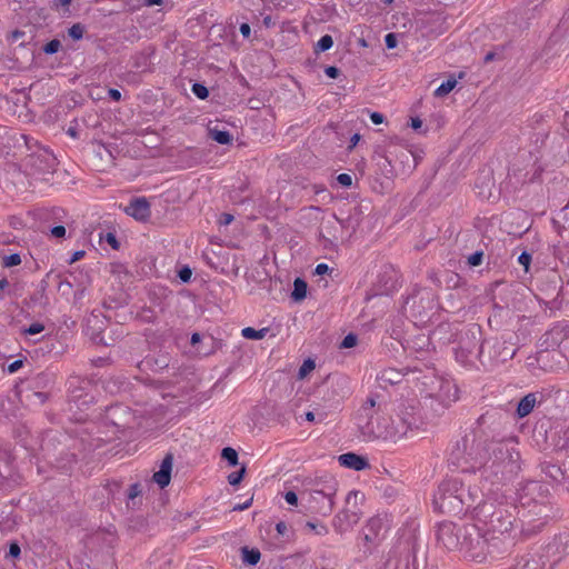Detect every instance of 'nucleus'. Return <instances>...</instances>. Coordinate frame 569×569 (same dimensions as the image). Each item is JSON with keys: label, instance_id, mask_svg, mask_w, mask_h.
I'll return each mask as SVG.
<instances>
[{"label": "nucleus", "instance_id": "nucleus-1", "mask_svg": "<svg viewBox=\"0 0 569 569\" xmlns=\"http://www.w3.org/2000/svg\"><path fill=\"white\" fill-rule=\"evenodd\" d=\"M423 425L420 409L415 403L400 402L376 418V421L359 423V430L367 440L385 439L397 441Z\"/></svg>", "mask_w": 569, "mask_h": 569}, {"label": "nucleus", "instance_id": "nucleus-2", "mask_svg": "<svg viewBox=\"0 0 569 569\" xmlns=\"http://www.w3.org/2000/svg\"><path fill=\"white\" fill-rule=\"evenodd\" d=\"M491 416L482 415L478 419L479 429L471 431L459 439L451 449V463L462 472L487 471L491 459L489 456V436L483 427L491 420Z\"/></svg>", "mask_w": 569, "mask_h": 569}, {"label": "nucleus", "instance_id": "nucleus-3", "mask_svg": "<svg viewBox=\"0 0 569 569\" xmlns=\"http://www.w3.org/2000/svg\"><path fill=\"white\" fill-rule=\"evenodd\" d=\"M476 519L483 532L491 559L510 550L512 547L510 530L515 518L507 507L496 506L493 502H485L479 508Z\"/></svg>", "mask_w": 569, "mask_h": 569}, {"label": "nucleus", "instance_id": "nucleus-4", "mask_svg": "<svg viewBox=\"0 0 569 569\" xmlns=\"http://www.w3.org/2000/svg\"><path fill=\"white\" fill-rule=\"evenodd\" d=\"M452 329L451 325L442 323L436 328L432 336L445 343H456L457 346L453 348L455 357L462 365H466L476 352L480 357L482 352L480 327L470 325L460 330L455 328V332Z\"/></svg>", "mask_w": 569, "mask_h": 569}, {"label": "nucleus", "instance_id": "nucleus-5", "mask_svg": "<svg viewBox=\"0 0 569 569\" xmlns=\"http://www.w3.org/2000/svg\"><path fill=\"white\" fill-rule=\"evenodd\" d=\"M337 490L338 482L333 478H329L317 482L315 488L302 492L301 500L309 512L327 517L333 510V499Z\"/></svg>", "mask_w": 569, "mask_h": 569}, {"label": "nucleus", "instance_id": "nucleus-6", "mask_svg": "<svg viewBox=\"0 0 569 569\" xmlns=\"http://www.w3.org/2000/svg\"><path fill=\"white\" fill-rule=\"evenodd\" d=\"M459 548L473 561L483 562L490 558L488 545L478 523H461L459 527Z\"/></svg>", "mask_w": 569, "mask_h": 569}, {"label": "nucleus", "instance_id": "nucleus-7", "mask_svg": "<svg viewBox=\"0 0 569 569\" xmlns=\"http://www.w3.org/2000/svg\"><path fill=\"white\" fill-rule=\"evenodd\" d=\"M489 456L491 457L487 470L497 473L498 468L502 466L508 471H513L519 460V452L515 446V439H491L489 440Z\"/></svg>", "mask_w": 569, "mask_h": 569}, {"label": "nucleus", "instance_id": "nucleus-8", "mask_svg": "<svg viewBox=\"0 0 569 569\" xmlns=\"http://www.w3.org/2000/svg\"><path fill=\"white\" fill-rule=\"evenodd\" d=\"M459 479H448L440 483L435 495L433 502L442 511L453 515L461 513V505L458 499Z\"/></svg>", "mask_w": 569, "mask_h": 569}, {"label": "nucleus", "instance_id": "nucleus-9", "mask_svg": "<svg viewBox=\"0 0 569 569\" xmlns=\"http://www.w3.org/2000/svg\"><path fill=\"white\" fill-rule=\"evenodd\" d=\"M433 308V295L425 289L413 292L403 303L405 312L419 320L427 318Z\"/></svg>", "mask_w": 569, "mask_h": 569}, {"label": "nucleus", "instance_id": "nucleus-10", "mask_svg": "<svg viewBox=\"0 0 569 569\" xmlns=\"http://www.w3.org/2000/svg\"><path fill=\"white\" fill-rule=\"evenodd\" d=\"M458 499L461 505V513L472 511L473 517H478V510L486 502L483 500L482 490L476 485L466 486L460 480V488L458 489Z\"/></svg>", "mask_w": 569, "mask_h": 569}, {"label": "nucleus", "instance_id": "nucleus-11", "mask_svg": "<svg viewBox=\"0 0 569 569\" xmlns=\"http://www.w3.org/2000/svg\"><path fill=\"white\" fill-rule=\"evenodd\" d=\"M56 164V157L46 148H39L36 152L26 157V166L30 168L33 173L53 172Z\"/></svg>", "mask_w": 569, "mask_h": 569}, {"label": "nucleus", "instance_id": "nucleus-12", "mask_svg": "<svg viewBox=\"0 0 569 569\" xmlns=\"http://www.w3.org/2000/svg\"><path fill=\"white\" fill-rule=\"evenodd\" d=\"M69 400L74 402L78 408L88 406L92 402L93 396L90 395V381L80 377H70L67 381Z\"/></svg>", "mask_w": 569, "mask_h": 569}, {"label": "nucleus", "instance_id": "nucleus-13", "mask_svg": "<svg viewBox=\"0 0 569 569\" xmlns=\"http://www.w3.org/2000/svg\"><path fill=\"white\" fill-rule=\"evenodd\" d=\"M459 527L460 525L443 521L436 528V540L439 546L447 550H457L459 548Z\"/></svg>", "mask_w": 569, "mask_h": 569}, {"label": "nucleus", "instance_id": "nucleus-14", "mask_svg": "<svg viewBox=\"0 0 569 569\" xmlns=\"http://www.w3.org/2000/svg\"><path fill=\"white\" fill-rule=\"evenodd\" d=\"M418 24L426 31L427 36L437 37L442 34L446 27V18L441 13L427 12L418 19Z\"/></svg>", "mask_w": 569, "mask_h": 569}, {"label": "nucleus", "instance_id": "nucleus-15", "mask_svg": "<svg viewBox=\"0 0 569 569\" xmlns=\"http://www.w3.org/2000/svg\"><path fill=\"white\" fill-rule=\"evenodd\" d=\"M126 212L137 220L146 221L150 217V204L146 198H137L126 208Z\"/></svg>", "mask_w": 569, "mask_h": 569}, {"label": "nucleus", "instance_id": "nucleus-16", "mask_svg": "<svg viewBox=\"0 0 569 569\" xmlns=\"http://www.w3.org/2000/svg\"><path fill=\"white\" fill-rule=\"evenodd\" d=\"M359 521L357 512L342 510L333 518V527L337 532L342 533L352 528Z\"/></svg>", "mask_w": 569, "mask_h": 569}, {"label": "nucleus", "instance_id": "nucleus-17", "mask_svg": "<svg viewBox=\"0 0 569 569\" xmlns=\"http://www.w3.org/2000/svg\"><path fill=\"white\" fill-rule=\"evenodd\" d=\"M173 456L167 453L160 465V469L153 475V480L160 488H164L170 483Z\"/></svg>", "mask_w": 569, "mask_h": 569}, {"label": "nucleus", "instance_id": "nucleus-18", "mask_svg": "<svg viewBox=\"0 0 569 569\" xmlns=\"http://www.w3.org/2000/svg\"><path fill=\"white\" fill-rule=\"evenodd\" d=\"M338 461L342 467L360 471L369 467V463L366 458L353 453V452H347L343 455H340L338 457Z\"/></svg>", "mask_w": 569, "mask_h": 569}, {"label": "nucleus", "instance_id": "nucleus-19", "mask_svg": "<svg viewBox=\"0 0 569 569\" xmlns=\"http://www.w3.org/2000/svg\"><path fill=\"white\" fill-rule=\"evenodd\" d=\"M565 337L566 335L563 329L559 326H556L543 335L541 346H545L546 349H555L560 346Z\"/></svg>", "mask_w": 569, "mask_h": 569}, {"label": "nucleus", "instance_id": "nucleus-20", "mask_svg": "<svg viewBox=\"0 0 569 569\" xmlns=\"http://www.w3.org/2000/svg\"><path fill=\"white\" fill-rule=\"evenodd\" d=\"M537 403V397L535 393L526 395L518 403L517 415L519 418L527 417L535 408Z\"/></svg>", "mask_w": 569, "mask_h": 569}, {"label": "nucleus", "instance_id": "nucleus-21", "mask_svg": "<svg viewBox=\"0 0 569 569\" xmlns=\"http://www.w3.org/2000/svg\"><path fill=\"white\" fill-rule=\"evenodd\" d=\"M403 375L401 371L392 368L383 369L378 375V380L385 385H397L401 382Z\"/></svg>", "mask_w": 569, "mask_h": 569}, {"label": "nucleus", "instance_id": "nucleus-22", "mask_svg": "<svg viewBox=\"0 0 569 569\" xmlns=\"http://www.w3.org/2000/svg\"><path fill=\"white\" fill-rule=\"evenodd\" d=\"M376 406V399L373 397H369L366 402L361 406L359 410L358 416V422L357 426L359 427V423L365 425L367 421H376V419L371 416V410Z\"/></svg>", "mask_w": 569, "mask_h": 569}, {"label": "nucleus", "instance_id": "nucleus-23", "mask_svg": "<svg viewBox=\"0 0 569 569\" xmlns=\"http://www.w3.org/2000/svg\"><path fill=\"white\" fill-rule=\"evenodd\" d=\"M436 397L441 401H456L458 399V389L451 382H442L441 390Z\"/></svg>", "mask_w": 569, "mask_h": 569}, {"label": "nucleus", "instance_id": "nucleus-24", "mask_svg": "<svg viewBox=\"0 0 569 569\" xmlns=\"http://www.w3.org/2000/svg\"><path fill=\"white\" fill-rule=\"evenodd\" d=\"M240 552L242 562L248 566H256L261 558V553L257 548H249L244 546L240 548Z\"/></svg>", "mask_w": 569, "mask_h": 569}, {"label": "nucleus", "instance_id": "nucleus-25", "mask_svg": "<svg viewBox=\"0 0 569 569\" xmlns=\"http://www.w3.org/2000/svg\"><path fill=\"white\" fill-rule=\"evenodd\" d=\"M511 569H541L540 559L536 557H522Z\"/></svg>", "mask_w": 569, "mask_h": 569}, {"label": "nucleus", "instance_id": "nucleus-26", "mask_svg": "<svg viewBox=\"0 0 569 569\" xmlns=\"http://www.w3.org/2000/svg\"><path fill=\"white\" fill-rule=\"evenodd\" d=\"M307 296V283L301 278H297L293 282V290L291 292V298L295 301H301Z\"/></svg>", "mask_w": 569, "mask_h": 569}, {"label": "nucleus", "instance_id": "nucleus-27", "mask_svg": "<svg viewBox=\"0 0 569 569\" xmlns=\"http://www.w3.org/2000/svg\"><path fill=\"white\" fill-rule=\"evenodd\" d=\"M209 136L212 140L220 144H229L232 141V136L229 133V131L219 130L217 128L210 129Z\"/></svg>", "mask_w": 569, "mask_h": 569}, {"label": "nucleus", "instance_id": "nucleus-28", "mask_svg": "<svg viewBox=\"0 0 569 569\" xmlns=\"http://www.w3.org/2000/svg\"><path fill=\"white\" fill-rule=\"evenodd\" d=\"M268 331H269L268 328H262L260 330H256L254 328L247 327V328L242 329L241 335L246 339L260 340L267 336Z\"/></svg>", "mask_w": 569, "mask_h": 569}, {"label": "nucleus", "instance_id": "nucleus-29", "mask_svg": "<svg viewBox=\"0 0 569 569\" xmlns=\"http://www.w3.org/2000/svg\"><path fill=\"white\" fill-rule=\"evenodd\" d=\"M457 86V80L453 78L443 81L435 91L436 97H445L449 92H451Z\"/></svg>", "mask_w": 569, "mask_h": 569}, {"label": "nucleus", "instance_id": "nucleus-30", "mask_svg": "<svg viewBox=\"0 0 569 569\" xmlns=\"http://www.w3.org/2000/svg\"><path fill=\"white\" fill-rule=\"evenodd\" d=\"M333 46V39L329 34L322 36L315 47L316 52H323L331 49Z\"/></svg>", "mask_w": 569, "mask_h": 569}, {"label": "nucleus", "instance_id": "nucleus-31", "mask_svg": "<svg viewBox=\"0 0 569 569\" xmlns=\"http://www.w3.org/2000/svg\"><path fill=\"white\" fill-rule=\"evenodd\" d=\"M221 457L232 467L238 465V452L231 447L223 448Z\"/></svg>", "mask_w": 569, "mask_h": 569}, {"label": "nucleus", "instance_id": "nucleus-32", "mask_svg": "<svg viewBox=\"0 0 569 569\" xmlns=\"http://www.w3.org/2000/svg\"><path fill=\"white\" fill-rule=\"evenodd\" d=\"M381 527V520L376 518V519H371L368 525H367V530L369 532H366L365 537H366V540H371L372 539V536H376L377 535V530Z\"/></svg>", "mask_w": 569, "mask_h": 569}, {"label": "nucleus", "instance_id": "nucleus-33", "mask_svg": "<svg viewBox=\"0 0 569 569\" xmlns=\"http://www.w3.org/2000/svg\"><path fill=\"white\" fill-rule=\"evenodd\" d=\"M83 33H84V27H83L81 23H74V24H72V26L69 28V30H68V34H69L73 40H80V39H82Z\"/></svg>", "mask_w": 569, "mask_h": 569}, {"label": "nucleus", "instance_id": "nucleus-34", "mask_svg": "<svg viewBox=\"0 0 569 569\" xmlns=\"http://www.w3.org/2000/svg\"><path fill=\"white\" fill-rule=\"evenodd\" d=\"M21 263V257L18 253H12L3 257L2 266L10 268Z\"/></svg>", "mask_w": 569, "mask_h": 569}, {"label": "nucleus", "instance_id": "nucleus-35", "mask_svg": "<svg viewBox=\"0 0 569 569\" xmlns=\"http://www.w3.org/2000/svg\"><path fill=\"white\" fill-rule=\"evenodd\" d=\"M246 473V468L242 467L240 470L234 471L228 476V481L231 486H237L241 482L243 476Z\"/></svg>", "mask_w": 569, "mask_h": 569}, {"label": "nucleus", "instance_id": "nucleus-36", "mask_svg": "<svg viewBox=\"0 0 569 569\" xmlns=\"http://www.w3.org/2000/svg\"><path fill=\"white\" fill-rule=\"evenodd\" d=\"M192 92L197 98L202 99V100L209 96V91H208L207 87H204L202 83H193Z\"/></svg>", "mask_w": 569, "mask_h": 569}, {"label": "nucleus", "instance_id": "nucleus-37", "mask_svg": "<svg viewBox=\"0 0 569 569\" xmlns=\"http://www.w3.org/2000/svg\"><path fill=\"white\" fill-rule=\"evenodd\" d=\"M60 48L61 42L58 39H53L43 47V51L47 54H54L59 51Z\"/></svg>", "mask_w": 569, "mask_h": 569}, {"label": "nucleus", "instance_id": "nucleus-38", "mask_svg": "<svg viewBox=\"0 0 569 569\" xmlns=\"http://www.w3.org/2000/svg\"><path fill=\"white\" fill-rule=\"evenodd\" d=\"M358 337L355 333L347 335L340 343V348L348 349L357 345Z\"/></svg>", "mask_w": 569, "mask_h": 569}, {"label": "nucleus", "instance_id": "nucleus-39", "mask_svg": "<svg viewBox=\"0 0 569 569\" xmlns=\"http://www.w3.org/2000/svg\"><path fill=\"white\" fill-rule=\"evenodd\" d=\"M44 330V326L40 322H34L30 325L28 328L23 329V333L28 336H33L42 332Z\"/></svg>", "mask_w": 569, "mask_h": 569}, {"label": "nucleus", "instance_id": "nucleus-40", "mask_svg": "<svg viewBox=\"0 0 569 569\" xmlns=\"http://www.w3.org/2000/svg\"><path fill=\"white\" fill-rule=\"evenodd\" d=\"M531 260H532V257L529 252L527 251H523L519 257H518V262L523 266L525 268V271L528 272L529 271V268H530V263H531Z\"/></svg>", "mask_w": 569, "mask_h": 569}, {"label": "nucleus", "instance_id": "nucleus-41", "mask_svg": "<svg viewBox=\"0 0 569 569\" xmlns=\"http://www.w3.org/2000/svg\"><path fill=\"white\" fill-rule=\"evenodd\" d=\"M483 253L481 251H476L468 258V263L472 267L480 266L482 262Z\"/></svg>", "mask_w": 569, "mask_h": 569}, {"label": "nucleus", "instance_id": "nucleus-42", "mask_svg": "<svg viewBox=\"0 0 569 569\" xmlns=\"http://www.w3.org/2000/svg\"><path fill=\"white\" fill-rule=\"evenodd\" d=\"M315 368V362L311 359L305 360L299 369V376L302 378Z\"/></svg>", "mask_w": 569, "mask_h": 569}, {"label": "nucleus", "instance_id": "nucleus-43", "mask_svg": "<svg viewBox=\"0 0 569 569\" xmlns=\"http://www.w3.org/2000/svg\"><path fill=\"white\" fill-rule=\"evenodd\" d=\"M337 181L339 182V184H341L342 187H346V188H349L351 187L352 184V177L348 173H340L338 177H337Z\"/></svg>", "mask_w": 569, "mask_h": 569}, {"label": "nucleus", "instance_id": "nucleus-44", "mask_svg": "<svg viewBox=\"0 0 569 569\" xmlns=\"http://www.w3.org/2000/svg\"><path fill=\"white\" fill-rule=\"evenodd\" d=\"M385 43H386V47L388 49H393L397 47L398 44V39H397V36L395 33H388L386 34L385 37Z\"/></svg>", "mask_w": 569, "mask_h": 569}, {"label": "nucleus", "instance_id": "nucleus-45", "mask_svg": "<svg viewBox=\"0 0 569 569\" xmlns=\"http://www.w3.org/2000/svg\"><path fill=\"white\" fill-rule=\"evenodd\" d=\"M307 527L311 530H315L318 535H326L328 532V529L325 525H318L311 521L307 522Z\"/></svg>", "mask_w": 569, "mask_h": 569}, {"label": "nucleus", "instance_id": "nucleus-46", "mask_svg": "<svg viewBox=\"0 0 569 569\" xmlns=\"http://www.w3.org/2000/svg\"><path fill=\"white\" fill-rule=\"evenodd\" d=\"M141 493L140 485L133 483L130 486L128 491V498L133 500L136 497H138Z\"/></svg>", "mask_w": 569, "mask_h": 569}, {"label": "nucleus", "instance_id": "nucleus-47", "mask_svg": "<svg viewBox=\"0 0 569 569\" xmlns=\"http://www.w3.org/2000/svg\"><path fill=\"white\" fill-rule=\"evenodd\" d=\"M106 241L111 246L112 249H119V241L117 240L116 234L108 232L106 236Z\"/></svg>", "mask_w": 569, "mask_h": 569}, {"label": "nucleus", "instance_id": "nucleus-48", "mask_svg": "<svg viewBox=\"0 0 569 569\" xmlns=\"http://www.w3.org/2000/svg\"><path fill=\"white\" fill-rule=\"evenodd\" d=\"M191 269L188 268V267H184L182 268L180 271H179V278L181 279V281L183 282H188L191 278Z\"/></svg>", "mask_w": 569, "mask_h": 569}, {"label": "nucleus", "instance_id": "nucleus-49", "mask_svg": "<svg viewBox=\"0 0 569 569\" xmlns=\"http://www.w3.org/2000/svg\"><path fill=\"white\" fill-rule=\"evenodd\" d=\"M284 500L292 506H296L298 503V496L293 491H287L284 495Z\"/></svg>", "mask_w": 569, "mask_h": 569}, {"label": "nucleus", "instance_id": "nucleus-50", "mask_svg": "<svg viewBox=\"0 0 569 569\" xmlns=\"http://www.w3.org/2000/svg\"><path fill=\"white\" fill-rule=\"evenodd\" d=\"M325 73L332 79H336L340 74V70L337 67L329 66L325 69Z\"/></svg>", "mask_w": 569, "mask_h": 569}, {"label": "nucleus", "instance_id": "nucleus-51", "mask_svg": "<svg viewBox=\"0 0 569 569\" xmlns=\"http://www.w3.org/2000/svg\"><path fill=\"white\" fill-rule=\"evenodd\" d=\"M51 234L61 238L66 234V228L63 226H56L51 229Z\"/></svg>", "mask_w": 569, "mask_h": 569}, {"label": "nucleus", "instance_id": "nucleus-52", "mask_svg": "<svg viewBox=\"0 0 569 569\" xmlns=\"http://www.w3.org/2000/svg\"><path fill=\"white\" fill-rule=\"evenodd\" d=\"M370 120L375 124H381L383 122V120H385V117L380 112H371L370 113Z\"/></svg>", "mask_w": 569, "mask_h": 569}, {"label": "nucleus", "instance_id": "nucleus-53", "mask_svg": "<svg viewBox=\"0 0 569 569\" xmlns=\"http://www.w3.org/2000/svg\"><path fill=\"white\" fill-rule=\"evenodd\" d=\"M233 219L234 218L231 213H222L220 216L219 222H220V224L228 226L233 221Z\"/></svg>", "mask_w": 569, "mask_h": 569}, {"label": "nucleus", "instance_id": "nucleus-54", "mask_svg": "<svg viewBox=\"0 0 569 569\" xmlns=\"http://www.w3.org/2000/svg\"><path fill=\"white\" fill-rule=\"evenodd\" d=\"M20 552H21V550H20V547H19V545H18V543L13 542V543H11V545H10V548H9V555H10L11 557L17 558V557H19V556H20Z\"/></svg>", "mask_w": 569, "mask_h": 569}, {"label": "nucleus", "instance_id": "nucleus-55", "mask_svg": "<svg viewBox=\"0 0 569 569\" xmlns=\"http://www.w3.org/2000/svg\"><path fill=\"white\" fill-rule=\"evenodd\" d=\"M24 37V31L22 30H13L10 36H9V40L11 42H16L17 40H19L20 38Z\"/></svg>", "mask_w": 569, "mask_h": 569}, {"label": "nucleus", "instance_id": "nucleus-56", "mask_svg": "<svg viewBox=\"0 0 569 569\" xmlns=\"http://www.w3.org/2000/svg\"><path fill=\"white\" fill-rule=\"evenodd\" d=\"M84 256V251L83 250H79V251H74L69 260V263H74L76 261L80 260L81 258H83Z\"/></svg>", "mask_w": 569, "mask_h": 569}, {"label": "nucleus", "instance_id": "nucleus-57", "mask_svg": "<svg viewBox=\"0 0 569 569\" xmlns=\"http://www.w3.org/2000/svg\"><path fill=\"white\" fill-rule=\"evenodd\" d=\"M276 530L279 535L284 536L288 531V527L284 522L280 521L276 525Z\"/></svg>", "mask_w": 569, "mask_h": 569}, {"label": "nucleus", "instance_id": "nucleus-58", "mask_svg": "<svg viewBox=\"0 0 569 569\" xmlns=\"http://www.w3.org/2000/svg\"><path fill=\"white\" fill-rule=\"evenodd\" d=\"M250 32H251V28L248 23H242L240 26V33L244 37V38H248L250 36Z\"/></svg>", "mask_w": 569, "mask_h": 569}, {"label": "nucleus", "instance_id": "nucleus-59", "mask_svg": "<svg viewBox=\"0 0 569 569\" xmlns=\"http://www.w3.org/2000/svg\"><path fill=\"white\" fill-rule=\"evenodd\" d=\"M329 271V267L326 263H319L316 267V273L317 274H325Z\"/></svg>", "mask_w": 569, "mask_h": 569}, {"label": "nucleus", "instance_id": "nucleus-60", "mask_svg": "<svg viewBox=\"0 0 569 569\" xmlns=\"http://www.w3.org/2000/svg\"><path fill=\"white\" fill-rule=\"evenodd\" d=\"M109 97L114 101H119L121 99V92L118 89H109Z\"/></svg>", "mask_w": 569, "mask_h": 569}, {"label": "nucleus", "instance_id": "nucleus-61", "mask_svg": "<svg viewBox=\"0 0 569 569\" xmlns=\"http://www.w3.org/2000/svg\"><path fill=\"white\" fill-rule=\"evenodd\" d=\"M252 503V498H250L249 500H247L246 502L241 503V505H236L233 507V510H244V509H248Z\"/></svg>", "mask_w": 569, "mask_h": 569}, {"label": "nucleus", "instance_id": "nucleus-62", "mask_svg": "<svg viewBox=\"0 0 569 569\" xmlns=\"http://www.w3.org/2000/svg\"><path fill=\"white\" fill-rule=\"evenodd\" d=\"M21 366H22V361H21V360H16V361H13L12 363H10V365H9V371H10V372H14V371H17Z\"/></svg>", "mask_w": 569, "mask_h": 569}, {"label": "nucleus", "instance_id": "nucleus-63", "mask_svg": "<svg viewBox=\"0 0 569 569\" xmlns=\"http://www.w3.org/2000/svg\"><path fill=\"white\" fill-rule=\"evenodd\" d=\"M71 2H72V0H54L53 6L56 8L68 7V6H70Z\"/></svg>", "mask_w": 569, "mask_h": 569}, {"label": "nucleus", "instance_id": "nucleus-64", "mask_svg": "<svg viewBox=\"0 0 569 569\" xmlns=\"http://www.w3.org/2000/svg\"><path fill=\"white\" fill-rule=\"evenodd\" d=\"M560 24L565 28H569V11L563 16Z\"/></svg>", "mask_w": 569, "mask_h": 569}]
</instances>
